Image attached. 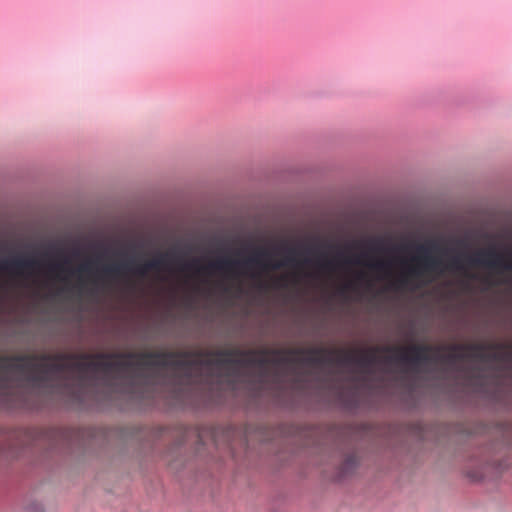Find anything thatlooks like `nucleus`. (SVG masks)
<instances>
[{
    "mask_svg": "<svg viewBox=\"0 0 512 512\" xmlns=\"http://www.w3.org/2000/svg\"><path fill=\"white\" fill-rule=\"evenodd\" d=\"M401 282H402L403 284H406V283H407V279H406V278H404V279H402V280H401Z\"/></svg>",
    "mask_w": 512,
    "mask_h": 512,
    "instance_id": "dca6fc26",
    "label": "nucleus"
},
{
    "mask_svg": "<svg viewBox=\"0 0 512 512\" xmlns=\"http://www.w3.org/2000/svg\"><path fill=\"white\" fill-rule=\"evenodd\" d=\"M237 430L234 426L224 427H183L179 437L174 442L173 449L180 450L190 441L195 444V453L201 454L206 445V439H211L216 445L220 442L230 445L234 440Z\"/></svg>",
    "mask_w": 512,
    "mask_h": 512,
    "instance_id": "39448f33",
    "label": "nucleus"
},
{
    "mask_svg": "<svg viewBox=\"0 0 512 512\" xmlns=\"http://www.w3.org/2000/svg\"><path fill=\"white\" fill-rule=\"evenodd\" d=\"M212 240L222 250H228V248H229L228 242L224 237L214 236Z\"/></svg>",
    "mask_w": 512,
    "mask_h": 512,
    "instance_id": "f8f14e48",
    "label": "nucleus"
},
{
    "mask_svg": "<svg viewBox=\"0 0 512 512\" xmlns=\"http://www.w3.org/2000/svg\"><path fill=\"white\" fill-rule=\"evenodd\" d=\"M455 432L469 440L467 477L472 481L496 480L510 466V433L502 425L490 428L483 423H458Z\"/></svg>",
    "mask_w": 512,
    "mask_h": 512,
    "instance_id": "7ed1b4c3",
    "label": "nucleus"
},
{
    "mask_svg": "<svg viewBox=\"0 0 512 512\" xmlns=\"http://www.w3.org/2000/svg\"><path fill=\"white\" fill-rule=\"evenodd\" d=\"M206 358L191 352L112 353V407L125 400L121 410L143 409L165 400L183 408L205 396L225 394L250 402L266 399L284 409L298 406L299 397L331 393L337 405L356 412L362 404L361 388L373 389L366 377H353L361 385H344L328 376L309 375L297 365L324 368L337 365L335 352L324 348L257 351L217 350Z\"/></svg>",
    "mask_w": 512,
    "mask_h": 512,
    "instance_id": "f257e3e1",
    "label": "nucleus"
},
{
    "mask_svg": "<svg viewBox=\"0 0 512 512\" xmlns=\"http://www.w3.org/2000/svg\"><path fill=\"white\" fill-rule=\"evenodd\" d=\"M29 512H44V507L40 502L34 501L27 506Z\"/></svg>",
    "mask_w": 512,
    "mask_h": 512,
    "instance_id": "ddd939ff",
    "label": "nucleus"
},
{
    "mask_svg": "<svg viewBox=\"0 0 512 512\" xmlns=\"http://www.w3.org/2000/svg\"><path fill=\"white\" fill-rule=\"evenodd\" d=\"M49 439L50 449L53 451L64 450L73 452L81 450H104L113 439L120 441L123 445L129 446L134 443H140L147 437L146 432L141 427L119 428L109 430L105 428H79V429H58L46 432Z\"/></svg>",
    "mask_w": 512,
    "mask_h": 512,
    "instance_id": "20e7f679",
    "label": "nucleus"
},
{
    "mask_svg": "<svg viewBox=\"0 0 512 512\" xmlns=\"http://www.w3.org/2000/svg\"><path fill=\"white\" fill-rule=\"evenodd\" d=\"M110 244L107 242L99 241V242H91L86 246H83L79 240L73 241V247L71 249V255L73 257H79L81 255V252L84 248L90 249V250H102L105 254H109L111 252L110 250Z\"/></svg>",
    "mask_w": 512,
    "mask_h": 512,
    "instance_id": "9b49d317",
    "label": "nucleus"
},
{
    "mask_svg": "<svg viewBox=\"0 0 512 512\" xmlns=\"http://www.w3.org/2000/svg\"><path fill=\"white\" fill-rule=\"evenodd\" d=\"M25 248H27V249H31V248H32V246H31V245H26V246H25Z\"/></svg>",
    "mask_w": 512,
    "mask_h": 512,
    "instance_id": "f3484780",
    "label": "nucleus"
},
{
    "mask_svg": "<svg viewBox=\"0 0 512 512\" xmlns=\"http://www.w3.org/2000/svg\"><path fill=\"white\" fill-rule=\"evenodd\" d=\"M357 277L360 279V280H363L364 276L362 273H358Z\"/></svg>",
    "mask_w": 512,
    "mask_h": 512,
    "instance_id": "2eb2a0df",
    "label": "nucleus"
},
{
    "mask_svg": "<svg viewBox=\"0 0 512 512\" xmlns=\"http://www.w3.org/2000/svg\"><path fill=\"white\" fill-rule=\"evenodd\" d=\"M402 387L399 393V400L404 408L415 410L420 405V397L418 395V378L416 374L411 373L402 376L400 379Z\"/></svg>",
    "mask_w": 512,
    "mask_h": 512,
    "instance_id": "9d476101",
    "label": "nucleus"
},
{
    "mask_svg": "<svg viewBox=\"0 0 512 512\" xmlns=\"http://www.w3.org/2000/svg\"><path fill=\"white\" fill-rule=\"evenodd\" d=\"M350 286H351L350 284H347V285H346V287H345V289H349V288H350Z\"/></svg>",
    "mask_w": 512,
    "mask_h": 512,
    "instance_id": "a211bd4d",
    "label": "nucleus"
},
{
    "mask_svg": "<svg viewBox=\"0 0 512 512\" xmlns=\"http://www.w3.org/2000/svg\"><path fill=\"white\" fill-rule=\"evenodd\" d=\"M162 433H163V429L162 428L158 429V430L155 431L154 437L158 438V437H160L162 435Z\"/></svg>",
    "mask_w": 512,
    "mask_h": 512,
    "instance_id": "4468645a",
    "label": "nucleus"
},
{
    "mask_svg": "<svg viewBox=\"0 0 512 512\" xmlns=\"http://www.w3.org/2000/svg\"><path fill=\"white\" fill-rule=\"evenodd\" d=\"M433 348L428 345H413L409 348L411 355L402 352L397 355H389L385 357V362L401 366L405 373L418 374L422 371V367L431 366L439 362L437 352L431 354Z\"/></svg>",
    "mask_w": 512,
    "mask_h": 512,
    "instance_id": "0eeeda50",
    "label": "nucleus"
},
{
    "mask_svg": "<svg viewBox=\"0 0 512 512\" xmlns=\"http://www.w3.org/2000/svg\"><path fill=\"white\" fill-rule=\"evenodd\" d=\"M436 348L439 362L446 365L445 373L453 374L454 382L448 384L445 378L438 379L433 386L450 398L459 392V375L468 393L489 405H504L512 395V352L506 354L505 363L500 355L485 343L453 344L450 353H440Z\"/></svg>",
    "mask_w": 512,
    "mask_h": 512,
    "instance_id": "f03ea898",
    "label": "nucleus"
},
{
    "mask_svg": "<svg viewBox=\"0 0 512 512\" xmlns=\"http://www.w3.org/2000/svg\"><path fill=\"white\" fill-rule=\"evenodd\" d=\"M18 407V355L0 357V409Z\"/></svg>",
    "mask_w": 512,
    "mask_h": 512,
    "instance_id": "423d86ee",
    "label": "nucleus"
},
{
    "mask_svg": "<svg viewBox=\"0 0 512 512\" xmlns=\"http://www.w3.org/2000/svg\"><path fill=\"white\" fill-rule=\"evenodd\" d=\"M340 456V462L335 467L332 477L336 483L344 482L356 474L364 460L365 449L358 445L346 447L340 452Z\"/></svg>",
    "mask_w": 512,
    "mask_h": 512,
    "instance_id": "6e6552de",
    "label": "nucleus"
},
{
    "mask_svg": "<svg viewBox=\"0 0 512 512\" xmlns=\"http://www.w3.org/2000/svg\"><path fill=\"white\" fill-rule=\"evenodd\" d=\"M377 365H384L388 367L392 364L386 363L385 357L380 358L374 352L366 353L361 356L344 355L339 356L337 359V366L350 370L358 369L368 375H372L374 373V367Z\"/></svg>",
    "mask_w": 512,
    "mask_h": 512,
    "instance_id": "1a4fd4ad",
    "label": "nucleus"
}]
</instances>
